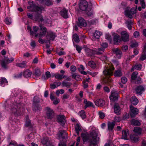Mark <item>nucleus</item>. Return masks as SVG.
I'll list each match as a JSON object with an SVG mask.
<instances>
[{"instance_id": "obj_26", "label": "nucleus", "mask_w": 146, "mask_h": 146, "mask_svg": "<svg viewBox=\"0 0 146 146\" xmlns=\"http://www.w3.org/2000/svg\"><path fill=\"white\" fill-rule=\"evenodd\" d=\"M67 136V133L65 131H61L58 133V137L60 139L61 138L64 139Z\"/></svg>"}, {"instance_id": "obj_22", "label": "nucleus", "mask_w": 146, "mask_h": 146, "mask_svg": "<svg viewBox=\"0 0 146 146\" xmlns=\"http://www.w3.org/2000/svg\"><path fill=\"white\" fill-rule=\"evenodd\" d=\"M113 40L115 44H118L121 41L120 36L117 34H115L113 36Z\"/></svg>"}, {"instance_id": "obj_8", "label": "nucleus", "mask_w": 146, "mask_h": 146, "mask_svg": "<svg viewBox=\"0 0 146 146\" xmlns=\"http://www.w3.org/2000/svg\"><path fill=\"white\" fill-rule=\"evenodd\" d=\"M137 10H126L125 12V16L130 19L132 18V15L136 13Z\"/></svg>"}, {"instance_id": "obj_46", "label": "nucleus", "mask_w": 146, "mask_h": 146, "mask_svg": "<svg viewBox=\"0 0 146 146\" xmlns=\"http://www.w3.org/2000/svg\"><path fill=\"white\" fill-rule=\"evenodd\" d=\"M131 124L134 125H140L141 124L140 123L138 120L135 119H132L131 121Z\"/></svg>"}, {"instance_id": "obj_61", "label": "nucleus", "mask_w": 146, "mask_h": 146, "mask_svg": "<svg viewBox=\"0 0 146 146\" xmlns=\"http://www.w3.org/2000/svg\"><path fill=\"white\" fill-rule=\"evenodd\" d=\"M99 117L102 119L104 118L105 116L104 113L101 111L99 112Z\"/></svg>"}, {"instance_id": "obj_29", "label": "nucleus", "mask_w": 146, "mask_h": 146, "mask_svg": "<svg viewBox=\"0 0 146 146\" xmlns=\"http://www.w3.org/2000/svg\"><path fill=\"white\" fill-rule=\"evenodd\" d=\"M84 103L85 104L84 108L86 109L87 108L89 107H93V103L89 101H88L86 99H85L84 100Z\"/></svg>"}, {"instance_id": "obj_58", "label": "nucleus", "mask_w": 146, "mask_h": 146, "mask_svg": "<svg viewBox=\"0 0 146 146\" xmlns=\"http://www.w3.org/2000/svg\"><path fill=\"white\" fill-rule=\"evenodd\" d=\"M18 106H15L14 108L12 109V110L14 113H17L18 111V108H17Z\"/></svg>"}, {"instance_id": "obj_31", "label": "nucleus", "mask_w": 146, "mask_h": 146, "mask_svg": "<svg viewBox=\"0 0 146 146\" xmlns=\"http://www.w3.org/2000/svg\"><path fill=\"white\" fill-rule=\"evenodd\" d=\"M122 73L120 69L115 70L114 73V75L115 77H120L122 76Z\"/></svg>"}, {"instance_id": "obj_48", "label": "nucleus", "mask_w": 146, "mask_h": 146, "mask_svg": "<svg viewBox=\"0 0 146 146\" xmlns=\"http://www.w3.org/2000/svg\"><path fill=\"white\" fill-rule=\"evenodd\" d=\"M0 84L1 86H2L3 84L7 83V81L6 79L4 77H1L0 79Z\"/></svg>"}, {"instance_id": "obj_17", "label": "nucleus", "mask_w": 146, "mask_h": 146, "mask_svg": "<svg viewBox=\"0 0 146 146\" xmlns=\"http://www.w3.org/2000/svg\"><path fill=\"white\" fill-rule=\"evenodd\" d=\"M25 125L26 127H29L30 129H32L33 127V125L31 122L29 120V117L28 116H26L25 117Z\"/></svg>"}, {"instance_id": "obj_47", "label": "nucleus", "mask_w": 146, "mask_h": 146, "mask_svg": "<svg viewBox=\"0 0 146 146\" xmlns=\"http://www.w3.org/2000/svg\"><path fill=\"white\" fill-rule=\"evenodd\" d=\"M85 50L86 52V54L88 56H90L92 55L93 52L92 50L88 48H86L85 49Z\"/></svg>"}, {"instance_id": "obj_27", "label": "nucleus", "mask_w": 146, "mask_h": 146, "mask_svg": "<svg viewBox=\"0 0 146 146\" xmlns=\"http://www.w3.org/2000/svg\"><path fill=\"white\" fill-rule=\"evenodd\" d=\"M47 35V36L49 37L50 40H53L56 36L55 34L52 32H48Z\"/></svg>"}, {"instance_id": "obj_21", "label": "nucleus", "mask_w": 146, "mask_h": 146, "mask_svg": "<svg viewBox=\"0 0 146 146\" xmlns=\"http://www.w3.org/2000/svg\"><path fill=\"white\" fill-rule=\"evenodd\" d=\"M114 112L117 115L120 114L121 113V109L119 105L115 103L114 106Z\"/></svg>"}, {"instance_id": "obj_35", "label": "nucleus", "mask_w": 146, "mask_h": 146, "mask_svg": "<svg viewBox=\"0 0 146 146\" xmlns=\"http://www.w3.org/2000/svg\"><path fill=\"white\" fill-rule=\"evenodd\" d=\"M32 74L31 72L29 70H25L23 73V76L25 77H29Z\"/></svg>"}, {"instance_id": "obj_33", "label": "nucleus", "mask_w": 146, "mask_h": 146, "mask_svg": "<svg viewBox=\"0 0 146 146\" xmlns=\"http://www.w3.org/2000/svg\"><path fill=\"white\" fill-rule=\"evenodd\" d=\"M60 14L64 18H67L68 17L67 11L66 10H62L60 12Z\"/></svg>"}, {"instance_id": "obj_64", "label": "nucleus", "mask_w": 146, "mask_h": 146, "mask_svg": "<svg viewBox=\"0 0 146 146\" xmlns=\"http://www.w3.org/2000/svg\"><path fill=\"white\" fill-rule=\"evenodd\" d=\"M37 37L39 38L38 42L39 43L41 44H43L44 43V40L42 38L43 37Z\"/></svg>"}, {"instance_id": "obj_20", "label": "nucleus", "mask_w": 146, "mask_h": 146, "mask_svg": "<svg viewBox=\"0 0 146 146\" xmlns=\"http://www.w3.org/2000/svg\"><path fill=\"white\" fill-rule=\"evenodd\" d=\"M145 90V88L141 85L138 86L135 89L137 94L139 95H141Z\"/></svg>"}, {"instance_id": "obj_42", "label": "nucleus", "mask_w": 146, "mask_h": 146, "mask_svg": "<svg viewBox=\"0 0 146 146\" xmlns=\"http://www.w3.org/2000/svg\"><path fill=\"white\" fill-rule=\"evenodd\" d=\"M88 64L91 68L94 69H95L96 66V64L93 61H89L88 63Z\"/></svg>"}, {"instance_id": "obj_62", "label": "nucleus", "mask_w": 146, "mask_h": 146, "mask_svg": "<svg viewBox=\"0 0 146 146\" xmlns=\"http://www.w3.org/2000/svg\"><path fill=\"white\" fill-rule=\"evenodd\" d=\"M88 73L90 75L92 76L95 77L98 74V72H89Z\"/></svg>"}, {"instance_id": "obj_25", "label": "nucleus", "mask_w": 146, "mask_h": 146, "mask_svg": "<svg viewBox=\"0 0 146 146\" xmlns=\"http://www.w3.org/2000/svg\"><path fill=\"white\" fill-rule=\"evenodd\" d=\"M112 78L110 77H108L104 78L102 80V83L103 84H109L112 82Z\"/></svg>"}, {"instance_id": "obj_56", "label": "nucleus", "mask_w": 146, "mask_h": 146, "mask_svg": "<svg viewBox=\"0 0 146 146\" xmlns=\"http://www.w3.org/2000/svg\"><path fill=\"white\" fill-rule=\"evenodd\" d=\"M105 49L104 48L102 47L101 48H99L97 50V53L98 54H102V53L101 52H104V51Z\"/></svg>"}, {"instance_id": "obj_9", "label": "nucleus", "mask_w": 146, "mask_h": 146, "mask_svg": "<svg viewBox=\"0 0 146 146\" xmlns=\"http://www.w3.org/2000/svg\"><path fill=\"white\" fill-rule=\"evenodd\" d=\"M119 94L118 92L114 90L111 91V95L110 98L112 101L117 100L118 99Z\"/></svg>"}, {"instance_id": "obj_57", "label": "nucleus", "mask_w": 146, "mask_h": 146, "mask_svg": "<svg viewBox=\"0 0 146 146\" xmlns=\"http://www.w3.org/2000/svg\"><path fill=\"white\" fill-rule=\"evenodd\" d=\"M33 100L34 104H35L36 103H38L40 102L39 98L37 97H35L34 98Z\"/></svg>"}, {"instance_id": "obj_12", "label": "nucleus", "mask_w": 146, "mask_h": 146, "mask_svg": "<svg viewBox=\"0 0 146 146\" xmlns=\"http://www.w3.org/2000/svg\"><path fill=\"white\" fill-rule=\"evenodd\" d=\"M131 110L130 116L131 117H135L138 113V110L133 106H130Z\"/></svg>"}, {"instance_id": "obj_13", "label": "nucleus", "mask_w": 146, "mask_h": 146, "mask_svg": "<svg viewBox=\"0 0 146 146\" xmlns=\"http://www.w3.org/2000/svg\"><path fill=\"white\" fill-rule=\"evenodd\" d=\"M86 21L82 17L78 18V21L77 23V25L78 27H86Z\"/></svg>"}, {"instance_id": "obj_28", "label": "nucleus", "mask_w": 146, "mask_h": 146, "mask_svg": "<svg viewBox=\"0 0 146 146\" xmlns=\"http://www.w3.org/2000/svg\"><path fill=\"white\" fill-rule=\"evenodd\" d=\"M129 132L128 129L123 130L122 136V139H127V137L129 135Z\"/></svg>"}, {"instance_id": "obj_40", "label": "nucleus", "mask_w": 146, "mask_h": 146, "mask_svg": "<svg viewBox=\"0 0 146 146\" xmlns=\"http://www.w3.org/2000/svg\"><path fill=\"white\" fill-rule=\"evenodd\" d=\"M75 129L77 134L78 135L79 132L81 131L82 130L80 125L79 124H77L75 126Z\"/></svg>"}, {"instance_id": "obj_63", "label": "nucleus", "mask_w": 146, "mask_h": 146, "mask_svg": "<svg viewBox=\"0 0 146 146\" xmlns=\"http://www.w3.org/2000/svg\"><path fill=\"white\" fill-rule=\"evenodd\" d=\"M127 78L125 77H122L121 78V82L123 84H125L127 81Z\"/></svg>"}, {"instance_id": "obj_52", "label": "nucleus", "mask_w": 146, "mask_h": 146, "mask_svg": "<svg viewBox=\"0 0 146 146\" xmlns=\"http://www.w3.org/2000/svg\"><path fill=\"white\" fill-rule=\"evenodd\" d=\"M5 22L7 25H10L12 23L11 19L10 18L7 17L5 20Z\"/></svg>"}, {"instance_id": "obj_60", "label": "nucleus", "mask_w": 146, "mask_h": 146, "mask_svg": "<svg viewBox=\"0 0 146 146\" xmlns=\"http://www.w3.org/2000/svg\"><path fill=\"white\" fill-rule=\"evenodd\" d=\"M30 45L33 48H34L36 46L35 42L34 40H32L30 43Z\"/></svg>"}, {"instance_id": "obj_39", "label": "nucleus", "mask_w": 146, "mask_h": 146, "mask_svg": "<svg viewBox=\"0 0 146 146\" xmlns=\"http://www.w3.org/2000/svg\"><path fill=\"white\" fill-rule=\"evenodd\" d=\"M54 76L56 78L58 79H61L66 77V76L64 75L60 74L58 73L54 74Z\"/></svg>"}, {"instance_id": "obj_1", "label": "nucleus", "mask_w": 146, "mask_h": 146, "mask_svg": "<svg viewBox=\"0 0 146 146\" xmlns=\"http://www.w3.org/2000/svg\"><path fill=\"white\" fill-rule=\"evenodd\" d=\"M98 131L95 127H92L90 131V134L82 133L81 137L84 142L88 141L90 142L89 146H96L97 142L99 140L98 137Z\"/></svg>"}, {"instance_id": "obj_24", "label": "nucleus", "mask_w": 146, "mask_h": 146, "mask_svg": "<svg viewBox=\"0 0 146 146\" xmlns=\"http://www.w3.org/2000/svg\"><path fill=\"white\" fill-rule=\"evenodd\" d=\"M96 105L98 106L102 107L105 104V101L102 99L97 100L95 102Z\"/></svg>"}, {"instance_id": "obj_32", "label": "nucleus", "mask_w": 146, "mask_h": 146, "mask_svg": "<svg viewBox=\"0 0 146 146\" xmlns=\"http://www.w3.org/2000/svg\"><path fill=\"white\" fill-rule=\"evenodd\" d=\"M78 69L81 74L84 75H86L87 74V73L84 71L85 69V68L83 65H80V67L78 68Z\"/></svg>"}, {"instance_id": "obj_54", "label": "nucleus", "mask_w": 146, "mask_h": 146, "mask_svg": "<svg viewBox=\"0 0 146 146\" xmlns=\"http://www.w3.org/2000/svg\"><path fill=\"white\" fill-rule=\"evenodd\" d=\"M85 10L88 16H91L93 14V12L91 10Z\"/></svg>"}, {"instance_id": "obj_36", "label": "nucleus", "mask_w": 146, "mask_h": 146, "mask_svg": "<svg viewBox=\"0 0 146 146\" xmlns=\"http://www.w3.org/2000/svg\"><path fill=\"white\" fill-rule=\"evenodd\" d=\"M72 73V74L71 75V76L72 78L74 79L77 81L81 80V78L79 75L77 74L76 73Z\"/></svg>"}, {"instance_id": "obj_59", "label": "nucleus", "mask_w": 146, "mask_h": 146, "mask_svg": "<svg viewBox=\"0 0 146 146\" xmlns=\"http://www.w3.org/2000/svg\"><path fill=\"white\" fill-rule=\"evenodd\" d=\"M76 68L74 65H72L70 67V70L72 72H75L76 70Z\"/></svg>"}, {"instance_id": "obj_51", "label": "nucleus", "mask_w": 146, "mask_h": 146, "mask_svg": "<svg viewBox=\"0 0 146 146\" xmlns=\"http://www.w3.org/2000/svg\"><path fill=\"white\" fill-rule=\"evenodd\" d=\"M138 74L137 72L135 71L133 72L132 74L131 78L132 80H134L137 78V75Z\"/></svg>"}, {"instance_id": "obj_4", "label": "nucleus", "mask_w": 146, "mask_h": 146, "mask_svg": "<svg viewBox=\"0 0 146 146\" xmlns=\"http://www.w3.org/2000/svg\"><path fill=\"white\" fill-rule=\"evenodd\" d=\"M39 26L40 28V32L39 33L35 35V36L36 37H43L46 35V34L47 29L45 27L41 24H40Z\"/></svg>"}, {"instance_id": "obj_11", "label": "nucleus", "mask_w": 146, "mask_h": 146, "mask_svg": "<svg viewBox=\"0 0 146 146\" xmlns=\"http://www.w3.org/2000/svg\"><path fill=\"white\" fill-rule=\"evenodd\" d=\"M28 3L29 5L27 7L28 9H41L33 1H29Z\"/></svg>"}, {"instance_id": "obj_7", "label": "nucleus", "mask_w": 146, "mask_h": 146, "mask_svg": "<svg viewBox=\"0 0 146 146\" xmlns=\"http://www.w3.org/2000/svg\"><path fill=\"white\" fill-rule=\"evenodd\" d=\"M80 9H87L88 6L87 2L85 0H81L78 3Z\"/></svg>"}, {"instance_id": "obj_3", "label": "nucleus", "mask_w": 146, "mask_h": 146, "mask_svg": "<svg viewBox=\"0 0 146 146\" xmlns=\"http://www.w3.org/2000/svg\"><path fill=\"white\" fill-rule=\"evenodd\" d=\"M114 68L112 66L106 65L103 71V74L106 76H112Z\"/></svg>"}, {"instance_id": "obj_5", "label": "nucleus", "mask_w": 146, "mask_h": 146, "mask_svg": "<svg viewBox=\"0 0 146 146\" xmlns=\"http://www.w3.org/2000/svg\"><path fill=\"white\" fill-rule=\"evenodd\" d=\"M13 60V58L5 59L2 60L1 62V64L2 67L5 69L7 68V64L11 62Z\"/></svg>"}, {"instance_id": "obj_6", "label": "nucleus", "mask_w": 146, "mask_h": 146, "mask_svg": "<svg viewBox=\"0 0 146 146\" xmlns=\"http://www.w3.org/2000/svg\"><path fill=\"white\" fill-rule=\"evenodd\" d=\"M46 117L48 119H51L53 117L54 113L53 110L49 107H47L45 108Z\"/></svg>"}, {"instance_id": "obj_44", "label": "nucleus", "mask_w": 146, "mask_h": 146, "mask_svg": "<svg viewBox=\"0 0 146 146\" xmlns=\"http://www.w3.org/2000/svg\"><path fill=\"white\" fill-rule=\"evenodd\" d=\"M133 131L135 133L138 135H140L142 132V129L139 127H135Z\"/></svg>"}, {"instance_id": "obj_23", "label": "nucleus", "mask_w": 146, "mask_h": 146, "mask_svg": "<svg viewBox=\"0 0 146 146\" xmlns=\"http://www.w3.org/2000/svg\"><path fill=\"white\" fill-rule=\"evenodd\" d=\"M102 35V33L98 31H96L93 34L92 37L93 40H95L96 39L99 38Z\"/></svg>"}, {"instance_id": "obj_16", "label": "nucleus", "mask_w": 146, "mask_h": 146, "mask_svg": "<svg viewBox=\"0 0 146 146\" xmlns=\"http://www.w3.org/2000/svg\"><path fill=\"white\" fill-rule=\"evenodd\" d=\"M42 143L43 144L46 145V146H51L50 140L47 137L44 138L42 141Z\"/></svg>"}, {"instance_id": "obj_37", "label": "nucleus", "mask_w": 146, "mask_h": 146, "mask_svg": "<svg viewBox=\"0 0 146 146\" xmlns=\"http://www.w3.org/2000/svg\"><path fill=\"white\" fill-rule=\"evenodd\" d=\"M39 29V28L38 27L36 26H34L33 27V31H30V34L31 35H36L37 34V33Z\"/></svg>"}, {"instance_id": "obj_43", "label": "nucleus", "mask_w": 146, "mask_h": 146, "mask_svg": "<svg viewBox=\"0 0 146 146\" xmlns=\"http://www.w3.org/2000/svg\"><path fill=\"white\" fill-rule=\"evenodd\" d=\"M41 73L40 70L39 69H37L35 70L34 74H33V76L38 77L40 76L41 75Z\"/></svg>"}, {"instance_id": "obj_2", "label": "nucleus", "mask_w": 146, "mask_h": 146, "mask_svg": "<svg viewBox=\"0 0 146 146\" xmlns=\"http://www.w3.org/2000/svg\"><path fill=\"white\" fill-rule=\"evenodd\" d=\"M42 10H36L33 12L32 14L28 13L27 15L31 19H33L38 22H42L43 21L42 16L41 15Z\"/></svg>"}, {"instance_id": "obj_49", "label": "nucleus", "mask_w": 146, "mask_h": 146, "mask_svg": "<svg viewBox=\"0 0 146 146\" xmlns=\"http://www.w3.org/2000/svg\"><path fill=\"white\" fill-rule=\"evenodd\" d=\"M79 114L82 119L85 118L86 117L85 112L83 110H82L79 112Z\"/></svg>"}, {"instance_id": "obj_38", "label": "nucleus", "mask_w": 146, "mask_h": 146, "mask_svg": "<svg viewBox=\"0 0 146 146\" xmlns=\"http://www.w3.org/2000/svg\"><path fill=\"white\" fill-rule=\"evenodd\" d=\"M130 101L132 104L134 105H136L138 103V100L135 96L132 97L131 98Z\"/></svg>"}, {"instance_id": "obj_14", "label": "nucleus", "mask_w": 146, "mask_h": 146, "mask_svg": "<svg viewBox=\"0 0 146 146\" xmlns=\"http://www.w3.org/2000/svg\"><path fill=\"white\" fill-rule=\"evenodd\" d=\"M58 122L60 125L63 126L65 123V116L64 115H59L57 117Z\"/></svg>"}, {"instance_id": "obj_50", "label": "nucleus", "mask_w": 146, "mask_h": 146, "mask_svg": "<svg viewBox=\"0 0 146 146\" xmlns=\"http://www.w3.org/2000/svg\"><path fill=\"white\" fill-rule=\"evenodd\" d=\"M16 66L21 68H25L26 66L25 62L23 61L21 63L17 64Z\"/></svg>"}, {"instance_id": "obj_19", "label": "nucleus", "mask_w": 146, "mask_h": 146, "mask_svg": "<svg viewBox=\"0 0 146 146\" xmlns=\"http://www.w3.org/2000/svg\"><path fill=\"white\" fill-rule=\"evenodd\" d=\"M72 85V82L67 81L66 80H63L61 83V86L62 87H65L68 88H70Z\"/></svg>"}, {"instance_id": "obj_15", "label": "nucleus", "mask_w": 146, "mask_h": 146, "mask_svg": "<svg viewBox=\"0 0 146 146\" xmlns=\"http://www.w3.org/2000/svg\"><path fill=\"white\" fill-rule=\"evenodd\" d=\"M113 52L116 55V57L118 59L121 58V51L118 48L113 49Z\"/></svg>"}, {"instance_id": "obj_18", "label": "nucleus", "mask_w": 146, "mask_h": 146, "mask_svg": "<svg viewBox=\"0 0 146 146\" xmlns=\"http://www.w3.org/2000/svg\"><path fill=\"white\" fill-rule=\"evenodd\" d=\"M146 43H145L144 46L143 53L139 58V60L143 61L146 59Z\"/></svg>"}, {"instance_id": "obj_41", "label": "nucleus", "mask_w": 146, "mask_h": 146, "mask_svg": "<svg viewBox=\"0 0 146 146\" xmlns=\"http://www.w3.org/2000/svg\"><path fill=\"white\" fill-rule=\"evenodd\" d=\"M72 39L76 43H78L80 41L79 36L76 34H75L73 35Z\"/></svg>"}, {"instance_id": "obj_55", "label": "nucleus", "mask_w": 146, "mask_h": 146, "mask_svg": "<svg viewBox=\"0 0 146 146\" xmlns=\"http://www.w3.org/2000/svg\"><path fill=\"white\" fill-rule=\"evenodd\" d=\"M64 93V90L62 89L58 90L56 92V94L57 96H59L60 94H62Z\"/></svg>"}, {"instance_id": "obj_53", "label": "nucleus", "mask_w": 146, "mask_h": 146, "mask_svg": "<svg viewBox=\"0 0 146 146\" xmlns=\"http://www.w3.org/2000/svg\"><path fill=\"white\" fill-rule=\"evenodd\" d=\"M134 68L137 70H139L141 69L142 65L141 64H137L134 66Z\"/></svg>"}, {"instance_id": "obj_30", "label": "nucleus", "mask_w": 146, "mask_h": 146, "mask_svg": "<svg viewBox=\"0 0 146 146\" xmlns=\"http://www.w3.org/2000/svg\"><path fill=\"white\" fill-rule=\"evenodd\" d=\"M115 125V122H109L108 123V127L109 131H112Z\"/></svg>"}, {"instance_id": "obj_34", "label": "nucleus", "mask_w": 146, "mask_h": 146, "mask_svg": "<svg viewBox=\"0 0 146 146\" xmlns=\"http://www.w3.org/2000/svg\"><path fill=\"white\" fill-rule=\"evenodd\" d=\"M45 75H43L42 76V79L43 80H47L50 77L51 74L50 72L47 71L46 72Z\"/></svg>"}, {"instance_id": "obj_10", "label": "nucleus", "mask_w": 146, "mask_h": 146, "mask_svg": "<svg viewBox=\"0 0 146 146\" xmlns=\"http://www.w3.org/2000/svg\"><path fill=\"white\" fill-rule=\"evenodd\" d=\"M122 40L124 42H127L129 40V35L126 31H122L121 33Z\"/></svg>"}, {"instance_id": "obj_45", "label": "nucleus", "mask_w": 146, "mask_h": 146, "mask_svg": "<svg viewBox=\"0 0 146 146\" xmlns=\"http://www.w3.org/2000/svg\"><path fill=\"white\" fill-rule=\"evenodd\" d=\"M130 137L131 139L135 142H136L139 140L138 137L135 135H131Z\"/></svg>"}]
</instances>
